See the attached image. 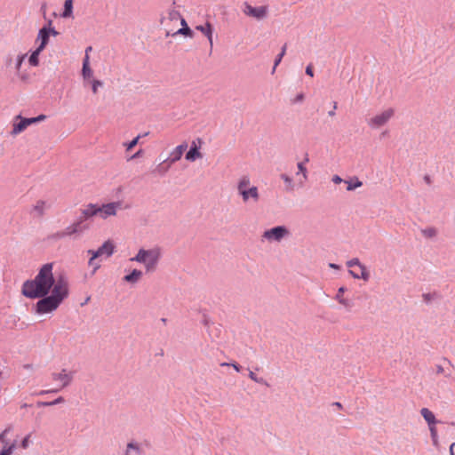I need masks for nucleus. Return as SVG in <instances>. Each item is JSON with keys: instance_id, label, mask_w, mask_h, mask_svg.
Here are the masks:
<instances>
[{"instance_id": "obj_48", "label": "nucleus", "mask_w": 455, "mask_h": 455, "mask_svg": "<svg viewBox=\"0 0 455 455\" xmlns=\"http://www.w3.org/2000/svg\"><path fill=\"white\" fill-rule=\"evenodd\" d=\"M90 66V57L89 54H85L84 60H83V67H89Z\"/></svg>"}, {"instance_id": "obj_56", "label": "nucleus", "mask_w": 455, "mask_h": 455, "mask_svg": "<svg viewBox=\"0 0 455 455\" xmlns=\"http://www.w3.org/2000/svg\"><path fill=\"white\" fill-rule=\"evenodd\" d=\"M443 371H444L443 368L441 365H437V367H436V372H437L438 374H442V373H443Z\"/></svg>"}, {"instance_id": "obj_42", "label": "nucleus", "mask_w": 455, "mask_h": 455, "mask_svg": "<svg viewBox=\"0 0 455 455\" xmlns=\"http://www.w3.org/2000/svg\"><path fill=\"white\" fill-rule=\"evenodd\" d=\"M229 365L232 366L238 372L241 371L240 365L236 363H221V366H229Z\"/></svg>"}, {"instance_id": "obj_2", "label": "nucleus", "mask_w": 455, "mask_h": 455, "mask_svg": "<svg viewBox=\"0 0 455 455\" xmlns=\"http://www.w3.org/2000/svg\"><path fill=\"white\" fill-rule=\"evenodd\" d=\"M162 256V251L159 247L151 249H140L137 254L131 259L132 261H136L144 266L146 273H152L156 271L159 260Z\"/></svg>"}, {"instance_id": "obj_55", "label": "nucleus", "mask_w": 455, "mask_h": 455, "mask_svg": "<svg viewBox=\"0 0 455 455\" xmlns=\"http://www.w3.org/2000/svg\"><path fill=\"white\" fill-rule=\"evenodd\" d=\"M336 108H337V103H336V102H334V105H333V110L329 111L328 115H329L330 116H333L335 115V109H336Z\"/></svg>"}, {"instance_id": "obj_12", "label": "nucleus", "mask_w": 455, "mask_h": 455, "mask_svg": "<svg viewBox=\"0 0 455 455\" xmlns=\"http://www.w3.org/2000/svg\"><path fill=\"white\" fill-rule=\"evenodd\" d=\"M88 254L93 255V258L105 256L110 257L114 253V245L110 241H106L98 250H89Z\"/></svg>"}, {"instance_id": "obj_37", "label": "nucleus", "mask_w": 455, "mask_h": 455, "mask_svg": "<svg viewBox=\"0 0 455 455\" xmlns=\"http://www.w3.org/2000/svg\"><path fill=\"white\" fill-rule=\"evenodd\" d=\"M134 451L136 452H139L140 451V448L139 446L134 443H129L127 444V448H126V451H125V455H130V453Z\"/></svg>"}, {"instance_id": "obj_32", "label": "nucleus", "mask_w": 455, "mask_h": 455, "mask_svg": "<svg viewBox=\"0 0 455 455\" xmlns=\"http://www.w3.org/2000/svg\"><path fill=\"white\" fill-rule=\"evenodd\" d=\"M98 258H93V255H91V258L89 259V266L92 267V274H94L100 267V263L97 260Z\"/></svg>"}, {"instance_id": "obj_28", "label": "nucleus", "mask_w": 455, "mask_h": 455, "mask_svg": "<svg viewBox=\"0 0 455 455\" xmlns=\"http://www.w3.org/2000/svg\"><path fill=\"white\" fill-rule=\"evenodd\" d=\"M181 25H182V28H180L176 34H179V35H185V36H188L189 37H192L193 36V32L192 30L188 27L187 25V22L185 20V19H181Z\"/></svg>"}, {"instance_id": "obj_29", "label": "nucleus", "mask_w": 455, "mask_h": 455, "mask_svg": "<svg viewBox=\"0 0 455 455\" xmlns=\"http://www.w3.org/2000/svg\"><path fill=\"white\" fill-rule=\"evenodd\" d=\"M167 18L170 20H180L183 19L180 13V12H178L177 10L175 9H171L168 11V13H167Z\"/></svg>"}, {"instance_id": "obj_27", "label": "nucleus", "mask_w": 455, "mask_h": 455, "mask_svg": "<svg viewBox=\"0 0 455 455\" xmlns=\"http://www.w3.org/2000/svg\"><path fill=\"white\" fill-rule=\"evenodd\" d=\"M43 51H39V48H36L29 56L28 62L31 66L36 67L39 64V55Z\"/></svg>"}, {"instance_id": "obj_20", "label": "nucleus", "mask_w": 455, "mask_h": 455, "mask_svg": "<svg viewBox=\"0 0 455 455\" xmlns=\"http://www.w3.org/2000/svg\"><path fill=\"white\" fill-rule=\"evenodd\" d=\"M361 273L358 274L357 272H355L353 270H349V274L355 278V279H363V281H368L370 278V274L366 269L365 266H361Z\"/></svg>"}, {"instance_id": "obj_63", "label": "nucleus", "mask_w": 455, "mask_h": 455, "mask_svg": "<svg viewBox=\"0 0 455 455\" xmlns=\"http://www.w3.org/2000/svg\"><path fill=\"white\" fill-rule=\"evenodd\" d=\"M92 50V46H88L86 49H85V54H89V52Z\"/></svg>"}, {"instance_id": "obj_8", "label": "nucleus", "mask_w": 455, "mask_h": 455, "mask_svg": "<svg viewBox=\"0 0 455 455\" xmlns=\"http://www.w3.org/2000/svg\"><path fill=\"white\" fill-rule=\"evenodd\" d=\"M243 12L246 16L260 20L267 17L268 9L267 6L265 5L254 7L248 3H244Z\"/></svg>"}, {"instance_id": "obj_11", "label": "nucleus", "mask_w": 455, "mask_h": 455, "mask_svg": "<svg viewBox=\"0 0 455 455\" xmlns=\"http://www.w3.org/2000/svg\"><path fill=\"white\" fill-rule=\"evenodd\" d=\"M241 196L243 203L248 204L250 202L258 203L259 200V192L256 186H253L251 188L243 189L242 191L237 192Z\"/></svg>"}, {"instance_id": "obj_38", "label": "nucleus", "mask_w": 455, "mask_h": 455, "mask_svg": "<svg viewBox=\"0 0 455 455\" xmlns=\"http://www.w3.org/2000/svg\"><path fill=\"white\" fill-rule=\"evenodd\" d=\"M335 299L337 301H339V303H340L341 305H343L346 307H351L350 301L348 299L343 298V297H339V294H336Z\"/></svg>"}, {"instance_id": "obj_51", "label": "nucleus", "mask_w": 455, "mask_h": 455, "mask_svg": "<svg viewBox=\"0 0 455 455\" xmlns=\"http://www.w3.org/2000/svg\"><path fill=\"white\" fill-rule=\"evenodd\" d=\"M8 432V429H5L4 432L0 434V442L4 443L5 442V435Z\"/></svg>"}, {"instance_id": "obj_47", "label": "nucleus", "mask_w": 455, "mask_h": 455, "mask_svg": "<svg viewBox=\"0 0 455 455\" xmlns=\"http://www.w3.org/2000/svg\"><path fill=\"white\" fill-rule=\"evenodd\" d=\"M304 100V94L299 93L293 100V103L302 102Z\"/></svg>"}, {"instance_id": "obj_33", "label": "nucleus", "mask_w": 455, "mask_h": 455, "mask_svg": "<svg viewBox=\"0 0 455 455\" xmlns=\"http://www.w3.org/2000/svg\"><path fill=\"white\" fill-rule=\"evenodd\" d=\"M64 403V398L60 396L57 399L52 401V402H41L38 403L40 406H52L59 403Z\"/></svg>"}, {"instance_id": "obj_40", "label": "nucleus", "mask_w": 455, "mask_h": 455, "mask_svg": "<svg viewBox=\"0 0 455 455\" xmlns=\"http://www.w3.org/2000/svg\"><path fill=\"white\" fill-rule=\"evenodd\" d=\"M347 266L348 267L357 266L359 268H361V266L363 265L360 262V260L357 258H353L350 260L347 261Z\"/></svg>"}, {"instance_id": "obj_16", "label": "nucleus", "mask_w": 455, "mask_h": 455, "mask_svg": "<svg viewBox=\"0 0 455 455\" xmlns=\"http://www.w3.org/2000/svg\"><path fill=\"white\" fill-rule=\"evenodd\" d=\"M308 161V157H306L304 162H299L297 164L298 172H296V176L299 177V183L300 185H303L307 180V169L305 165V163Z\"/></svg>"}, {"instance_id": "obj_18", "label": "nucleus", "mask_w": 455, "mask_h": 455, "mask_svg": "<svg viewBox=\"0 0 455 455\" xmlns=\"http://www.w3.org/2000/svg\"><path fill=\"white\" fill-rule=\"evenodd\" d=\"M26 57L27 54H19L14 61V69L16 71V75L22 80L26 78V76L21 74V66Z\"/></svg>"}, {"instance_id": "obj_1", "label": "nucleus", "mask_w": 455, "mask_h": 455, "mask_svg": "<svg viewBox=\"0 0 455 455\" xmlns=\"http://www.w3.org/2000/svg\"><path fill=\"white\" fill-rule=\"evenodd\" d=\"M53 264L43 265L32 280L22 285V294L29 299H40L36 304V312L39 315L55 311L69 294V284L66 277L54 278Z\"/></svg>"}, {"instance_id": "obj_52", "label": "nucleus", "mask_w": 455, "mask_h": 455, "mask_svg": "<svg viewBox=\"0 0 455 455\" xmlns=\"http://www.w3.org/2000/svg\"><path fill=\"white\" fill-rule=\"evenodd\" d=\"M48 30H49V36L51 35H52L53 36H56L58 35V32L54 28H48Z\"/></svg>"}, {"instance_id": "obj_26", "label": "nucleus", "mask_w": 455, "mask_h": 455, "mask_svg": "<svg viewBox=\"0 0 455 455\" xmlns=\"http://www.w3.org/2000/svg\"><path fill=\"white\" fill-rule=\"evenodd\" d=\"M345 182L347 184V191H353L363 186V182L360 181L358 178H354L350 180H346Z\"/></svg>"}, {"instance_id": "obj_60", "label": "nucleus", "mask_w": 455, "mask_h": 455, "mask_svg": "<svg viewBox=\"0 0 455 455\" xmlns=\"http://www.w3.org/2000/svg\"><path fill=\"white\" fill-rule=\"evenodd\" d=\"M59 389H54V390H45V391H42L41 394H48V393H53V392H57Z\"/></svg>"}, {"instance_id": "obj_14", "label": "nucleus", "mask_w": 455, "mask_h": 455, "mask_svg": "<svg viewBox=\"0 0 455 455\" xmlns=\"http://www.w3.org/2000/svg\"><path fill=\"white\" fill-rule=\"evenodd\" d=\"M188 144L186 142L177 146L171 153L167 159L164 160V162H169L170 164H174L175 162L179 161L184 151L187 149Z\"/></svg>"}, {"instance_id": "obj_43", "label": "nucleus", "mask_w": 455, "mask_h": 455, "mask_svg": "<svg viewBox=\"0 0 455 455\" xmlns=\"http://www.w3.org/2000/svg\"><path fill=\"white\" fill-rule=\"evenodd\" d=\"M31 118H32V120H33V124H37V123H39V122H42V121L45 120V119H46V116H44V115H39V116H36V117H31Z\"/></svg>"}, {"instance_id": "obj_36", "label": "nucleus", "mask_w": 455, "mask_h": 455, "mask_svg": "<svg viewBox=\"0 0 455 455\" xmlns=\"http://www.w3.org/2000/svg\"><path fill=\"white\" fill-rule=\"evenodd\" d=\"M140 139V135H138L130 142L124 143V146L126 148V150H131L132 148H133L138 144Z\"/></svg>"}, {"instance_id": "obj_24", "label": "nucleus", "mask_w": 455, "mask_h": 455, "mask_svg": "<svg viewBox=\"0 0 455 455\" xmlns=\"http://www.w3.org/2000/svg\"><path fill=\"white\" fill-rule=\"evenodd\" d=\"M73 14V0H65L64 11L61 14L63 18H70Z\"/></svg>"}, {"instance_id": "obj_41", "label": "nucleus", "mask_w": 455, "mask_h": 455, "mask_svg": "<svg viewBox=\"0 0 455 455\" xmlns=\"http://www.w3.org/2000/svg\"><path fill=\"white\" fill-rule=\"evenodd\" d=\"M14 449H15V444L12 443V445H10L8 447L4 448L1 451L0 455H11Z\"/></svg>"}, {"instance_id": "obj_59", "label": "nucleus", "mask_w": 455, "mask_h": 455, "mask_svg": "<svg viewBox=\"0 0 455 455\" xmlns=\"http://www.w3.org/2000/svg\"><path fill=\"white\" fill-rule=\"evenodd\" d=\"M140 155H141V150H139L137 153H135V154L132 156V159H134V158H136V157H139Z\"/></svg>"}, {"instance_id": "obj_46", "label": "nucleus", "mask_w": 455, "mask_h": 455, "mask_svg": "<svg viewBox=\"0 0 455 455\" xmlns=\"http://www.w3.org/2000/svg\"><path fill=\"white\" fill-rule=\"evenodd\" d=\"M423 233L427 236H434L435 235V230L434 228H428L424 230Z\"/></svg>"}, {"instance_id": "obj_39", "label": "nucleus", "mask_w": 455, "mask_h": 455, "mask_svg": "<svg viewBox=\"0 0 455 455\" xmlns=\"http://www.w3.org/2000/svg\"><path fill=\"white\" fill-rule=\"evenodd\" d=\"M91 84H92V91L93 93H97L99 87H101L103 85V83L100 80H92Z\"/></svg>"}, {"instance_id": "obj_30", "label": "nucleus", "mask_w": 455, "mask_h": 455, "mask_svg": "<svg viewBox=\"0 0 455 455\" xmlns=\"http://www.w3.org/2000/svg\"><path fill=\"white\" fill-rule=\"evenodd\" d=\"M249 378L258 383V384H261V385H265V386H268L267 382L263 379V378H260V377H258L253 371H249Z\"/></svg>"}, {"instance_id": "obj_5", "label": "nucleus", "mask_w": 455, "mask_h": 455, "mask_svg": "<svg viewBox=\"0 0 455 455\" xmlns=\"http://www.w3.org/2000/svg\"><path fill=\"white\" fill-rule=\"evenodd\" d=\"M128 208L129 205L124 204L122 201L98 204V217L101 220H107L109 217L116 216L118 210Z\"/></svg>"}, {"instance_id": "obj_9", "label": "nucleus", "mask_w": 455, "mask_h": 455, "mask_svg": "<svg viewBox=\"0 0 455 455\" xmlns=\"http://www.w3.org/2000/svg\"><path fill=\"white\" fill-rule=\"evenodd\" d=\"M74 371H68L67 369H62L60 372H52V379L54 381L60 383V388L68 387L74 379Z\"/></svg>"}, {"instance_id": "obj_35", "label": "nucleus", "mask_w": 455, "mask_h": 455, "mask_svg": "<svg viewBox=\"0 0 455 455\" xmlns=\"http://www.w3.org/2000/svg\"><path fill=\"white\" fill-rule=\"evenodd\" d=\"M286 44H284L283 47H282V50H281V52L275 57V67H277L281 61H282V59L283 58V56L285 55V52H286Z\"/></svg>"}, {"instance_id": "obj_62", "label": "nucleus", "mask_w": 455, "mask_h": 455, "mask_svg": "<svg viewBox=\"0 0 455 455\" xmlns=\"http://www.w3.org/2000/svg\"><path fill=\"white\" fill-rule=\"evenodd\" d=\"M199 148V147L196 145V141H192L190 148Z\"/></svg>"}, {"instance_id": "obj_57", "label": "nucleus", "mask_w": 455, "mask_h": 455, "mask_svg": "<svg viewBox=\"0 0 455 455\" xmlns=\"http://www.w3.org/2000/svg\"><path fill=\"white\" fill-rule=\"evenodd\" d=\"M329 267H330L331 268L339 269V265H337V264H335V263H330V264H329Z\"/></svg>"}, {"instance_id": "obj_4", "label": "nucleus", "mask_w": 455, "mask_h": 455, "mask_svg": "<svg viewBox=\"0 0 455 455\" xmlns=\"http://www.w3.org/2000/svg\"><path fill=\"white\" fill-rule=\"evenodd\" d=\"M395 112L393 108H385L367 119V124L372 130L381 129L394 117Z\"/></svg>"}, {"instance_id": "obj_21", "label": "nucleus", "mask_w": 455, "mask_h": 455, "mask_svg": "<svg viewBox=\"0 0 455 455\" xmlns=\"http://www.w3.org/2000/svg\"><path fill=\"white\" fill-rule=\"evenodd\" d=\"M253 186L251 185V180L248 176H243L237 182V192L242 191L243 189L251 188Z\"/></svg>"}, {"instance_id": "obj_45", "label": "nucleus", "mask_w": 455, "mask_h": 455, "mask_svg": "<svg viewBox=\"0 0 455 455\" xmlns=\"http://www.w3.org/2000/svg\"><path fill=\"white\" fill-rule=\"evenodd\" d=\"M29 445V435H27L24 437V439L21 441V447L23 449H27Z\"/></svg>"}, {"instance_id": "obj_53", "label": "nucleus", "mask_w": 455, "mask_h": 455, "mask_svg": "<svg viewBox=\"0 0 455 455\" xmlns=\"http://www.w3.org/2000/svg\"><path fill=\"white\" fill-rule=\"evenodd\" d=\"M450 454L455 455V443H451L450 446Z\"/></svg>"}, {"instance_id": "obj_6", "label": "nucleus", "mask_w": 455, "mask_h": 455, "mask_svg": "<svg viewBox=\"0 0 455 455\" xmlns=\"http://www.w3.org/2000/svg\"><path fill=\"white\" fill-rule=\"evenodd\" d=\"M290 235V231L285 226H276L263 232L262 238L269 243H280Z\"/></svg>"}, {"instance_id": "obj_25", "label": "nucleus", "mask_w": 455, "mask_h": 455, "mask_svg": "<svg viewBox=\"0 0 455 455\" xmlns=\"http://www.w3.org/2000/svg\"><path fill=\"white\" fill-rule=\"evenodd\" d=\"M46 203L44 201H37L36 204L33 206V212L37 217L44 215Z\"/></svg>"}, {"instance_id": "obj_31", "label": "nucleus", "mask_w": 455, "mask_h": 455, "mask_svg": "<svg viewBox=\"0 0 455 455\" xmlns=\"http://www.w3.org/2000/svg\"><path fill=\"white\" fill-rule=\"evenodd\" d=\"M82 76H83V78L85 80V81H89L92 76H93V71L92 69L91 68V67H83L82 68Z\"/></svg>"}, {"instance_id": "obj_58", "label": "nucleus", "mask_w": 455, "mask_h": 455, "mask_svg": "<svg viewBox=\"0 0 455 455\" xmlns=\"http://www.w3.org/2000/svg\"><path fill=\"white\" fill-rule=\"evenodd\" d=\"M23 368L26 370H32L33 366H32V364L28 363V364H24Z\"/></svg>"}, {"instance_id": "obj_22", "label": "nucleus", "mask_w": 455, "mask_h": 455, "mask_svg": "<svg viewBox=\"0 0 455 455\" xmlns=\"http://www.w3.org/2000/svg\"><path fill=\"white\" fill-rule=\"evenodd\" d=\"M203 156L199 151V148H190L186 154V159L189 162H194L196 159L202 158Z\"/></svg>"}, {"instance_id": "obj_17", "label": "nucleus", "mask_w": 455, "mask_h": 455, "mask_svg": "<svg viewBox=\"0 0 455 455\" xmlns=\"http://www.w3.org/2000/svg\"><path fill=\"white\" fill-rule=\"evenodd\" d=\"M49 37L50 36H49L48 28H46V27L42 28L39 30L37 37H36V42H40L39 45L37 46V48H39V51H43L45 48V46L48 44Z\"/></svg>"}, {"instance_id": "obj_50", "label": "nucleus", "mask_w": 455, "mask_h": 455, "mask_svg": "<svg viewBox=\"0 0 455 455\" xmlns=\"http://www.w3.org/2000/svg\"><path fill=\"white\" fill-rule=\"evenodd\" d=\"M306 74L310 76H314V72H313V68H312V66L311 65H308L307 68H306Z\"/></svg>"}, {"instance_id": "obj_10", "label": "nucleus", "mask_w": 455, "mask_h": 455, "mask_svg": "<svg viewBox=\"0 0 455 455\" xmlns=\"http://www.w3.org/2000/svg\"><path fill=\"white\" fill-rule=\"evenodd\" d=\"M15 120H20L19 122H14L12 124V131L11 134L12 136H17L25 131L29 125L34 124L32 118H23L20 115H18L15 117Z\"/></svg>"}, {"instance_id": "obj_54", "label": "nucleus", "mask_w": 455, "mask_h": 455, "mask_svg": "<svg viewBox=\"0 0 455 455\" xmlns=\"http://www.w3.org/2000/svg\"><path fill=\"white\" fill-rule=\"evenodd\" d=\"M345 291H346L345 287H340V288H339L337 294H339V297H343V293L345 292Z\"/></svg>"}, {"instance_id": "obj_64", "label": "nucleus", "mask_w": 455, "mask_h": 455, "mask_svg": "<svg viewBox=\"0 0 455 455\" xmlns=\"http://www.w3.org/2000/svg\"><path fill=\"white\" fill-rule=\"evenodd\" d=\"M275 69H276V67H275V66H274V67L272 68V71H271V73H272V74H274V73L275 72Z\"/></svg>"}, {"instance_id": "obj_3", "label": "nucleus", "mask_w": 455, "mask_h": 455, "mask_svg": "<svg viewBox=\"0 0 455 455\" xmlns=\"http://www.w3.org/2000/svg\"><path fill=\"white\" fill-rule=\"evenodd\" d=\"M89 225L83 223V219H77L73 223L66 227L64 229L57 231L52 235V238L56 240L64 239L66 237L78 238L89 229Z\"/></svg>"}, {"instance_id": "obj_23", "label": "nucleus", "mask_w": 455, "mask_h": 455, "mask_svg": "<svg viewBox=\"0 0 455 455\" xmlns=\"http://www.w3.org/2000/svg\"><path fill=\"white\" fill-rule=\"evenodd\" d=\"M280 178L282 180H283V182L285 183V189L287 191H292L295 188V184L293 182V180L291 177H290L288 174L286 173H282L280 175Z\"/></svg>"}, {"instance_id": "obj_7", "label": "nucleus", "mask_w": 455, "mask_h": 455, "mask_svg": "<svg viewBox=\"0 0 455 455\" xmlns=\"http://www.w3.org/2000/svg\"><path fill=\"white\" fill-rule=\"evenodd\" d=\"M420 415L423 417L425 421L427 423L428 429L430 432L431 438L433 442L435 443L438 439L436 424L438 420L435 419V414L427 408H422L420 410Z\"/></svg>"}, {"instance_id": "obj_15", "label": "nucleus", "mask_w": 455, "mask_h": 455, "mask_svg": "<svg viewBox=\"0 0 455 455\" xmlns=\"http://www.w3.org/2000/svg\"><path fill=\"white\" fill-rule=\"evenodd\" d=\"M196 29L203 33L208 39L211 48H212L213 45V39H212V34H213V28L211 25V23L206 22L204 25H198L196 27Z\"/></svg>"}, {"instance_id": "obj_13", "label": "nucleus", "mask_w": 455, "mask_h": 455, "mask_svg": "<svg viewBox=\"0 0 455 455\" xmlns=\"http://www.w3.org/2000/svg\"><path fill=\"white\" fill-rule=\"evenodd\" d=\"M81 215L78 219H83V223L85 220L98 216V204H88L80 210Z\"/></svg>"}, {"instance_id": "obj_44", "label": "nucleus", "mask_w": 455, "mask_h": 455, "mask_svg": "<svg viewBox=\"0 0 455 455\" xmlns=\"http://www.w3.org/2000/svg\"><path fill=\"white\" fill-rule=\"evenodd\" d=\"M423 297V299L425 302L428 303L430 302L433 299H434V294H431V293H424L422 295Z\"/></svg>"}, {"instance_id": "obj_49", "label": "nucleus", "mask_w": 455, "mask_h": 455, "mask_svg": "<svg viewBox=\"0 0 455 455\" xmlns=\"http://www.w3.org/2000/svg\"><path fill=\"white\" fill-rule=\"evenodd\" d=\"M343 181V180L341 179V177H339V175H334L332 177V182L335 183V184H339Z\"/></svg>"}, {"instance_id": "obj_34", "label": "nucleus", "mask_w": 455, "mask_h": 455, "mask_svg": "<svg viewBox=\"0 0 455 455\" xmlns=\"http://www.w3.org/2000/svg\"><path fill=\"white\" fill-rule=\"evenodd\" d=\"M172 164H170L169 162H164V161L163 163H161V164L157 166L156 170H157L159 172H161L162 174H164V173L169 170V168H170V166H171Z\"/></svg>"}, {"instance_id": "obj_19", "label": "nucleus", "mask_w": 455, "mask_h": 455, "mask_svg": "<svg viewBox=\"0 0 455 455\" xmlns=\"http://www.w3.org/2000/svg\"><path fill=\"white\" fill-rule=\"evenodd\" d=\"M142 271L133 269L129 275H124V280L130 283H136L142 276Z\"/></svg>"}, {"instance_id": "obj_61", "label": "nucleus", "mask_w": 455, "mask_h": 455, "mask_svg": "<svg viewBox=\"0 0 455 455\" xmlns=\"http://www.w3.org/2000/svg\"><path fill=\"white\" fill-rule=\"evenodd\" d=\"M12 58H11V57H8V58H7V60H6V65H7V66H10V65H12Z\"/></svg>"}]
</instances>
